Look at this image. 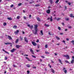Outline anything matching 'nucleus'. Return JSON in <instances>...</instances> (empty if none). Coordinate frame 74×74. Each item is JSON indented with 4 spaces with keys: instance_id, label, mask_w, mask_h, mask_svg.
I'll return each instance as SVG.
<instances>
[{
    "instance_id": "b1692460",
    "label": "nucleus",
    "mask_w": 74,
    "mask_h": 74,
    "mask_svg": "<svg viewBox=\"0 0 74 74\" xmlns=\"http://www.w3.org/2000/svg\"><path fill=\"white\" fill-rule=\"evenodd\" d=\"M18 41H19L18 39H17L15 41V43H18Z\"/></svg>"
},
{
    "instance_id": "603ef678",
    "label": "nucleus",
    "mask_w": 74,
    "mask_h": 74,
    "mask_svg": "<svg viewBox=\"0 0 74 74\" xmlns=\"http://www.w3.org/2000/svg\"><path fill=\"white\" fill-rule=\"evenodd\" d=\"M13 66L14 67H16V66L14 64L13 65Z\"/></svg>"
},
{
    "instance_id": "473e14b6",
    "label": "nucleus",
    "mask_w": 74,
    "mask_h": 74,
    "mask_svg": "<svg viewBox=\"0 0 74 74\" xmlns=\"http://www.w3.org/2000/svg\"><path fill=\"white\" fill-rule=\"evenodd\" d=\"M20 39L21 41H22L23 40V38L22 37H20Z\"/></svg>"
},
{
    "instance_id": "774afa93",
    "label": "nucleus",
    "mask_w": 74,
    "mask_h": 74,
    "mask_svg": "<svg viewBox=\"0 0 74 74\" xmlns=\"http://www.w3.org/2000/svg\"><path fill=\"white\" fill-rule=\"evenodd\" d=\"M33 67V68H34V69H36V66H35L34 67Z\"/></svg>"
},
{
    "instance_id": "6ab92c4d",
    "label": "nucleus",
    "mask_w": 74,
    "mask_h": 74,
    "mask_svg": "<svg viewBox=\"0 0 74 74\" xmlns=\"http://www.w3.org/2000/svg\"><path fill=\"white\" fill-rule=\"evenodd\" d=\"M49 1L50 2V3L51 4H52V3H53V1H52V0H49Z\"/></svg>"
},
{
    "instance_id": "9d476101",
    "label": "nucleus",
    "mask_w": 74,
    "mask_h": 74,
    "mask_svg": "<svg viewBox=\"0 0 74 74\" xmlns=\"http://www.w3.org/2000/svg\"><path fill=\"white\" fill-rule=\"evenodd\" d=\"M15 50H16V49H12L11 50V52L12 53L14 52V51H15Z\"/></svg>"
},
{
    "instance_id": "4d7b16f0",
    "label": "nucleus",
    "mask_w": 74,
    "mask_h": 74,
    "mask_svg": "<svg viewBox=\"0 0 74 74\" xmlns=\"http://www.w3.org/2000/svg\"><path fill=\"white\" fill-rule=\"evenodd\" d=\"M32 17V15H29V18H31Z\"/></svg>"
},
{
    "instance_id": "4c0bfd02",
    "label": "nucleus",
    "mask_w": 74,
    "mask_h": 74,
    "mask_svg": "<svg viewBox=\"0 0 74 74\" xmlns=\"http://www.w3.org/2000/svg\"><path fill=\"white\" fill-rule=\"evenodd\" d=\"M66 20L67 21H69V18H66Z\"/></svg>"
},
{
    "instance_id": "c85d7f7f",
    "label": "nucleus",
    "mask_w": 74,
    "mask_h": 74,
    "mask_svg": "<svg viewBox=\"0 0 74 74\" xmlns=\"http://www.w3.org/2000/svg\"><path fill=\"white\" fill-rule=\"evenodd\" d=\"M70 16L71 18H73V14H71L70 15Z\"/></svg>"
},
{
    "instance_id": "39448f33",
    "label": "nucleus",
    "mask_w": 74,
    "mask_h": 74,
    "mask_svg": "<svg viewBox=\"0 0 74 74\" xmlns=\"http://www.w3.org/2000/svg\"><path fill=\"white\" fill-rule=\"evenodd\" d=\"M32 44L33 45H34V46H36V45H37V44L34 42L32 41Z\"/></svg>"
},
{
    "instance_id": "69168bd1",
    "label": "nucleus",
    "mask_w": 74,
    "mask_h": 74,
    "mask_svg": "<svg viewBox=\"0 0 74 74\" xmlns=\"http://www.w3.org/2000/svg\"><path fill=\"white\" fill-rule=\"evenodd\" d=\"M22 33L23 34H25V32H24V31H23Z\"/></svg>"
},
{
    "instance_id": "bb28decb",
    "label": "nucleus",
    "mask_w": 74,
    "mask_h": 74,
    "mask_svg": "<svg viewBox=\"0 0 74 74\" xmlns=\"http://www.w3.org/2000/svg\"><path fill=\"white\" fill-rule=\"evenodd\" d=\"M45 53L46 54H49V53L47 51H45Z\"/></svg>"
},
{
    "instance_id": "20e7f679",
    "label": "nucleus",
    "mask_w": 74,
    "mask_h": 74,
    "mask_svg": "<svg viewBox=\"0 0 74 74\" xmlns=\"http://www.w3.org/2000/svg\"><path fill=\"white\" fill-rule=\"evenodd\" d=\"M24 40L25 41L27 42V43L28 42V40H27V38L26 37H24Z\"/></svg>"
},
{
    "instance_id": "2eb2a0df",
    "label": "nucleus",
    "mask_w": 74,
    "mask_h": 74,
    "mask_svg": "<svg viewBox=\"0 0 74 74\" xmlns=\"http://www.w3.org/2000/svg\"><path fill=\"white\" fill-rule=\"evenodd\" d=\"M5 44H6V45L12 44L11 43H10V42L5 43Z\"/></svg>"
},
{
    "instance_id": "13d9d810",
    "label": "nucleus",
    "mask_w": 74,
    "mask_h": 74,
    "mask_svg": "<svg viewBox=\"0 0 74 74\" xmlns=\"http://www.w3.org/2000/svg\"><path fill=\"white\" fill-rule=\"evenodd\" d=\"M62 24L63 26H64V23H62Z\"/></svg>"
},
{
    "instance_id": "49530a36",
    "label": "nucleus",
    "mask_w": 74,
    "mask_h": 74,
    "mask_svg": "<svg viewBox=\"0 0 74 74\" xmlns=\"http://www.w3.org/2000/svg\"><path fill=\"white\" fill-rule=\"evenodd\" d=\"M20 16H17V19H19Z\"/></svg>"
},
{
    "instance_id": "7ed1b4c3",
    "label": "nucleus",
    "mask_w": 74,
    "mask_h": 74,
    "mask_svg": "<svg viewBox=\"0 0 74 74\" xmlns=\"http://www.w3.org/2000/svg\"><path fill=\"white\" fill-rule=\"evenodd\" d=\"M37 27H38V25H35L34 26V28L35 30H37Z\"/></svg>"
},
{
    "instance_id": "ddd939ff",
    "label": "nucleus",
    "mask_w": 74,
    "mask_h": 74,
    "mask_svg": "<svg viewBox=\"0 0 74 74\" xmlns=\"http://www.w3.org/2000/svg\"><path fill=\"white\" fill-rule=\"evenodd\" d=\"M50 10L48 9L47 11V14H49L50 13Z\"/></svg>"
},
{
    "instance_id": "dca6fc26",
    "label": "nucleus",
    "mask_w": 74,
    "mask_h": 74,
    "mask_svg": "<svg viewBox=\"0 0 74 74\" xmlns=\"http://www.w3.org/2000/svg\"><path fill=\"white\" fill-rule=\"evenodd\" d=\"M7 19L10 21H11V20H12V18H11V17H8Z\"/></svg>"
},
{
    "instance_id": "79ce46f5",
    "label": "nucleus",
    "mask_w": 74,
    "mask_h": 74,
    "mask_svg": "<svg viewBox=\"0 0 74 74\" xmlns=\"http://www.w3.org/2000/svg\"><path fill=\"white\" fill-rule=\"evenodd\" d=\"M66 63H69V62H68V61L66 60L65 61Z\"/></svg>"
},
{
    "instance_id": "e2e57ef3",
    "label": "nucleus",
    "mask_w": 74,
    "mask_h": 74,
    "mask_svg": "<svg viewBox=\"0 0 74 74\" xmlns=\"http://www.w3.org/2000/svg\"><path fill=\"white\" fill-rule=\"evenodd\" d=\"M65 32H67V29H65Z\"/></svg>"
},
{
    "instance_id": "412c9836",
    "label": "nucleus",
    "mask_w": 74,
    "mask_h": 74,
    "mask_svg": "<svg viewBox=\"0 0 74 74\" xmlns=\"http://www.w3.org/2000/svg\"><path fill=\"white\" fill-rule=\"evenodd\" d=\"M74 60L73 59L71 62V63L73 64L74 63Z\"/></svg>"
},
{
    "instance_id": "423d86ee",
    "label": "nucleus",
    "mask_w": 74,
    "mask_h": 74,
    "mask_svg": "<svg viewBox=\"0 0 74 74\" xmlns=\"http://www.w3.org/2000/svg\"><path fill=\"white\" fill-rule=\"evenodd\" d=\"M8 38L9 40H12V38H11V37L10 36H8Z\"/></svg>"
},
{
    "instance_id": "37998d69",
    "label": "nucleus",
    "mask_w": 74,
    "mask_h": 74,
    "mask_svg": "<svg viewBox=\"0 0 74 74\" xmlns=\"http://www.w3.org/2000/svg\"><path fill=\"white\" fill-rule=\"evenodd\" d=\"M58 29H59L60 30H61V28L60 27H59L58 28Z\"/></svg>"
},
{
    "instance_id": "e433bc0d",
    "label": "nucleus",
    "mask_w": 74,
    "mask_h": 74,
    "mask_svg": "<svg viewBox=\"0 0 74 74\" xmlns=\"http://www.w3.org/2000/svg\"><path fill=\"white\" fill-rule=\"evenodd\" d=\"M52 17L51 16L50 21H52Z\"/></svg>"
},
{
    "instance_id": "0eeeda50",
    "label": "nucleus",
    "mask_w": 74,
    "mask_h": 74,
    "mask_svg": "<svg viewBox=\"0 0 74 74\" xmlns=\"http://www.w3.org/2000/svg\"><path fill=\"white\" fill-rule=\"evenodd\" d=\"M30 51L33 54V55H34V51H33V50H32V49H30Z\"/></svg>"
},
{
    "instance_id": "c03bdc74",
    "label": "nucleus",
    "mask_w": 74,
    "mask_h": 74,
    "mask_svg": "<svg viewBox=\"0 0 74 74\" xmlns=\"http://www.w3.org/2000/svg\"><path fill=\"white\" fill-rule=\"evenodd\" d=\"M4 58L5 60H7V57H5Z\"/></svg>"
},
{
    "instance_id": "f8f14e48",
    "label": "nucleus",
    "mask_w": 74,
    "mask_h": 74,
    "mask_svg": "<svg viewBox=\"0 0 74 74\" xmlns=\"http://www.w3.org/2000/svg\"><path fill=\"white\" fill-rule=\"evenodd\" d=\"M19 32V30H17L16 32H14V33L15 34H17Z\"/></svg>"
},
{
    "instance_id": "ea45409f",
    "label": "nucleus",
    "mask_w": 74,
    "mask_h": 74,
    "mask_svg": "<svg viewBox=\"0 0 74 74\" xmlns=\"http://www.w3.org/2000/svg\"><path fill=\"white\" fill-rule=\"evenodd\" d=\"M64 73L65 74H66L67 73V70H64Z\"/></svg>"
},
{
    "instance_id": "de8ad7c7",
    "label": "nucleus",
    "mask_w": 74,
    "mask_h": 74,
    "mask_svg": "<svg viewBox=\"0 0 74 74\" xmlns=\"http://www.w3.org/2000/svg\"><path fill=\"white\" fill-rule=\"evenodd\" d=\"M41 58H45V56H41Z\"/></svg>"
},
{
    "instance_id": "6e6552de",
    "label": "nucleus",
    "mask_w": 74,
    "mask_h": 74,
    "mask_svg": "<svg viewBox=\"0 0 74 74\" xmlns=\"http://www.w3.org/2000/svg\"><path fill=\"white\" fill-rule=\"evenodd\" d=\"M55 12H56V11H54V12H52V15L54 16H56V15H55Z\"/></svg>"
},
{
    "instance_id": "052dcab7",
    "label": "nucleus",
    "mask_w": 74,
    "mask_h": 74,
    "mask_svg": "<svg viewBox=\"0 0 74 74\" xmlns=\"http://www.w3.org/2000/svg\"><path fill=\"white\" fill-rule=\"evenodd\" d=\"M27 73H30V71H27Z\"/></svg>"
},
{
    "instance_id": "f3484780",
    "label": "nucleus",
    "mask_w": 74,
    "mask_h": 74,
    "mask_svg": "<svg viewBox=\"0 0 74 74\" xmlns=\"http://www.w3.org/2000/svg\"><path fill=\"white\" fill-rule=\"evenodd\" d=\"M58 60H59L60 63H61V64H62L63 63H62V61L60 60V59H58Z\"/></svg>"
},
{
    "instance_id": "a18cd8bd",
    "label": "nucleus",
    "mask_w": 74,
    "mask_h": 74,
    "mask_svg": "<svg viewBox=\"0 0 74 74\" xmlns=\"http://www.w3.org/2000/svg\"><path fill=\"white\" fill-rule=\"evenodd\" d=\"M21 4H22L21 3H19L18 4V6H20V5H21Z\"/></svg>"
},
{
    "instance_id": "a878e982",
    "label": "nucleus",
    "mask_w": 74,
    "mask_h": 74,
    "mask_svg": "<svg viewBox=\"0 0 74 74\" xmlns=\"http://www.w3.org/2000/svg\"><path fill=\"white\" fill-rule=\"evenodd\" d=\"M56 38H57V40H60V38L59 37H58L57 36H56Z\"/></svg>"
},
{
    "instance_id": "7c9ffc66",
    "label": "nucleus",
    "mask_w": 74,
    "mask_h": 74,
    "mask_svg": "<svg viewBox=\"0 0 74 74\" xmlns=\"http://www.w3.org/2000/svg\"><path fill=\"white\" fill-rule=\"evenodd\" d=\"M37 19L38 21H40V19L39 18H37Z\"/></svg>"
},
{
    "instance_id": "2f4dec72",
    "label": "nucleus",
    "mask_w": 74,
    "mask_h": 74,
    "mask_svg": "<svg viewBox=\"0 0 74 74\" xmlns=\"http://www.w3.org/2000/svg\"><path fill=\"white\" fill-rule=\"evenodd\" d=\"M40 33L41 34V35H43V32H42V30H41L40 31Z\"/></svg>"
},
{
    "instance_id": "3c124183",
    "label": "nucleus",
    "mask_w": 74,
    "mask_h": 74,
    "mask_svg": "<svg viewBox=\"0 0 74 74\" xmlns=\"http://www.w3.org/2000/svg\"><path fill=\"white\" fill-rule=\"evenodd\" d=\"M37 47H38V48H40V45H38Z\"/></svg>"
},
{
    "instance_id": "a211bd4d",
    "label": "nucleus",
    "mask_w": 74,
    "mask_h": 74,
    "mask_svg": "<svg viewBox=\"0 0 74 74\" xmlns=\"http://www.w3.org/2000/svg\"><path fill=\"white\" fill-rule=\"evenodd\" d=\"M13 28L14 29H16V28H17V26H16V25H14L13 27Z\"/></svg>"
},
{
    "instance_id": "f704fd0d",
    "label": "nucleus",
    "mask_w": 74,
    "mask_h": 74,
    "mask_svg": "<svg viewBox=\"0 0 74 74\" xmlns=\"http://www.w3.org/2000/svg\"><path fill=\"white\" fill-rule=\"evenodd\" d=\"M32 57H33V58H36V57L35 56L32 55Z\"/></svg>"
},
{
    "instance_id": "72a5a7b5",
    "label": "nucleus",
    "mask_w": 74,
    "mask_h": 74,
    "mask_svg": "<svg viewBox=\"0 0 74 74\" xmlns=\"http://www.w3.org/2000/svg\"><path fill=\"white\" fill-rule=\"evenodd\" d=\"M6 25L7 23H4L3 24V26H6Z\"/></svg>"
},
{
    "instance_id": "aec40b11",
    "label": "nucleus",
    "mask_w": 74,
    "mask_h": 74,
    "mask_svg": "<svg viewBox=\"0 0 74 74\" xmlns=\"http://www.w3.org/2000/svg\"><path fill=\"white\" fill-rule=\"evenodd\" d=\"M44 26H45V27H47L49 26L48 25H47L46 24H45Z\"/></svg>"
},
{
    "instance_id": "1a4fd4ad",
    "label": "nucleus",
    "mask_w": 74,
    "mask_h": 74,
    "mask_svg": "<svg viewBox=\"0 0 74 74\" xmlns=\"http://www.w3.org/2000/svg\"><path fill=\"white\" fill-rule=\"evenodd\" d=\"M2 50L3 52H5V53H7V54H8V55H9V53H8V52L5 51L4 49H2Z\"/></svg>"
},
{
    "instance_id": "680f3d73",
    "label": "nucleus",
    "mask_w": 74,
    "mask_h": 74,
    "mask_svg": "<svg viewBox=\"0 0 74 74\" xmlns=\"http://www.w3.org/2000/svg\"><path fill=\"white\" fill-rule=\"evenodd\" d=\"M66 40H67V41H69V38H67L66 39Z\"/></svg>"
},
{
    "instance_id": "8fccbe9b",
    "label": "nucleus",
    "mask_w": 74,
    "mask_h": 74,
    "mask_svg": "<svg viewBox=\"0 0 74 74\" xmlns=\"http://www.w3.org/2000/svg\"><path fill=\"white\" fill-rule=\"evenodd\" d=\"M68 4H69V5H71V3L70 2H68Z\"/></svg>"
},
{
    "instance_id": "58836bf2",
    "label": "nucleus",
    "mask_w": 74,
    "mask_h": 74,
    "mask_svg": "<svg viewBox=\"0 0 74 74\" xmlns=\"http://www.w3.org/2000/svg\"><path fill=\"white\" fill-rule=\"evenodd\" d=\"M35 6H36V7H38L40 6V5L38 4H36L35 5Z\"/></svg>"
},
{
    "instance_id": "bf43d9fd",
    "label": "nucleus",
    "mask_w": 74,
    "mask_h": 74,
    "mask_svg": "<svg viewBox=\"0 0 74 74\" xmlns=\"http://www.w3.org/2000/svg\"><path fill=\"white\" fill-rule=\"evenodd\" d=\"M24 18L25 19H26V17H25V16H24Z\"/></svg>"
},
{
    "instance_id": "09e8293b",
    "label": "nucleus",
    "mask_w": 74,
    "mask_h": 74,
    "mask_svg": "<svg viewBox=\"0 0 74 74\" xmlns=\"http://www.w3.org/2000/svg\"><path fill=\"white\" fill-rule=\"evenodd\" d=\"M14 7V5L13 4H12L10 6V7Z\"/></svg>"
},
{
    "instance_id": "5fc2aeb1",
    "label": "nucleus",
    "mask_w": 74,
    "mask_h": 74,
    "mask_svg": "<svg viewBox=\"0 0 74 74\" xmlns=\"http://www.w3.org/2000/svg\"><path fill=\"white\" fill-rule=\"evenodd\" d=\"M60 34L61 35H63V34H64L63 33H60Z\"/></svg>"
},
{
    "instance_id": "5701e85b",
    "label": "nucleus",
    "mask_w": 74,
    "mask_h": 74,
    "mask_svg": "<svg viewBox=\"0 0 74 74\" xmlns=\"http://www.w3.org/2000/svg\"><path fill=\"white\" fill-rule=\"evenodd\" d=\"M25 58L26 59H27L28 61H30V59H29V58L25 57Z\"/></svg>"
},
{
    "instance_id": "4be33fe9",
    "label": "nucleus",
    "mask_w": 74,
    "mask_h": 74,
    "mask_svg": "<svg viewBox=\"0 0 74 74\" xmlns=\"http://www.w3.org/2000/svg\"><path fill=\"white\" fill-rule=\"evenodd\" d=\"M26 66L27 67H30V65H29V64H27Z\"/></svg>"
},
{
    "instance_id": "338daca9",
    "label": "nucleus",
    "mask_w": 74,
    "mask_h": 74,
    "mask_svg": "<svg viewBox=\"0 0 74 74\" xmlns=\"http://www.w3.org/2000/svg\"><path fill=\"white\" fill-rule=\"evenodd\" d=\"M33 2H30L29 3H30V4H32Z\"/></svg>"
},
{
    "instance_id": "864d4df0",
    "label": "nucleus",
    "mask_w": 74,
    "mask_h": 74,
    "mask_svg": "<svg viewBox=\"0 0 74 74\" xmlns=\"http://www.w3.org/2000/svg\"><path fill=\"white\" fill-rule=\"evenodd\" d=\"M62 42H64V44H66V43L65 42V41L63 40Z\"/></svg>"
},
{
    "instance_id": "4468645a",
    "label": "nucleus",
    "mask_w": 74,
    "mask_h": 74,
    "mask_svg": "<svg viewBox=\"0 0 74 74\" xmlns=\"http://www.w3.org/2000/svg\"><path fill=\"white\" fill-rule=\"evenodd\" d=\"M51 70L52 73H55V71H54L53 69H51Z\"/></svg>"
},
{
    "instance_id": "cd10ccee",
    "label": "nucleus",
    "mask_w": 74,
    "mask_h": 74,
    "mask_svg": "<svg viewBox=\"0 0 74 74\" xmlns=\"http://www.w3.org/2000/svg\"><path fill=\"white\" fill-rule=\"evenodd\" d=\"M30 28L31 29H32L33 28V26L31 25L30 26Z\"/></svg>"
},
{
    "instance_id": "9b49d317",
    "label": "nucleus",
    "mask_w": 74,
    "mask_h": 74,
    "mask_svg": "<svg viewBox=\"0 0 74 74\" xmlns=\"http://www.w3.org/2000/svg\"><path fill=\"white\" fill-rule=\"evenodd\" d=\"M22 46H19V45H16V48L18 49L19 48V47H21Z\"/></svg>"
},
{
    "instance_id": "f257e3e1",
    "label": "nucleus",
    "mask_w": 74,
    "mask_h": 74,
    "mask_svg": "<svg viewBox=\"0 0 74 74\" xmlns=\"http://www.w3.org/2000/svg\"><path fill=\"white\" fill-rule=\"evenodd\" d=\"M32 32L33 33V34H35V35H36V34H37V30H35V31L33 30Z\"/></svg>"
},
{
    "instance_id": "f03ea898",
    "label": "nucleus",
    "mask_w": 74,
    "mask_h": 74,
    "mask_svg": "<svg viewBox=\"0 0 74 74\" xmlns=\"http://www.w3.org/2000/svg\"><path fill=\"white\" fill-rule=\"evenodd\" d=\"M64 56L65 58H66L67 59H70V57H69V55H64Z\"/></svg>"
},
{
    "instance_id": "c756f323",
    "label": "nucleus",
    "mask_w": 74,
    "mask_h": 74,
    "mask_svg": "<svg viewBox=\"0 0 74 74\" xmlns=\"http://www.w3.org/2000/svg\"><path fill=\"white\" fill-rule=\"evenodd\" d=\"M61 18H56L57 21H59V20H60Z\"/></svg>"
},
{
    "instance_id": "0e129e2a",
    "label": "nucleus",
    "mask_w": 74,
    "mask_h": 74,
    "mask_svg": "<svg viewBox=\"0 0 74 74\" xmlns=\"http://www.w3.org/2000/svg\"><path fill=\"white\" fill-rule=\"evenodd\" d=\"M50 19V17H49L47 19V20H49Z\"/></svg>"
},
{
    "instance_id": "6e6d98bb",
    "label": "nucleus",
    "mask_w": 74,
    "mask_h": 74,
    "mask_svg": "<svg viewBox=\"0 0 74 74\" xmlns=\"http://www.w3.org/2000/svg\"><path fill=\"white\" fill-rule=\"evenodd\" d=\"M36 42H39V40H38V39H37V41H36Z\"/></svg>"
},
{
    "instance_id": "a19ab883",
    "label": "nucleus",
    "mask_w": 74,
    "mask_h": 74,
    "mask_svg": "<svg viewBox=\"0 0 74 74\" xmlns=\"http://www.w3.org/2000/svg\"><path fill=\"white\" fill-rule=\"evenodd\" d=\"M45 48H48V45H45Z\"/></svg>"
},
{
    "instance_id": "c9c22d12",
    "label": "nucleus",
    "mask_w": 74,
    "mask_h": 74,
    "mask_svg": "<svg viewBox=\"0 0 74 74\" xmlns=\"http://www.w3.org/2000/svg\"><path fill=\"white\" fill-rule=\"evenodd\" d=\"M59 1V0H57L56 2V3H58V2Z\"/></svg>"
},
{
    "instance_id": "393cba45",
    "label": "nucleus",
    "mask_w": 74,
    "mask_h": 74,
    "mask_svg": "<svg viewBox=\"0 0 74 74\" xmlns=\"http://www.w3.org/2000/svg\"><path fill=\"white\" fill-rule=\"evenodd\" d=\"M71 42H72V43L73 45H74V40H73L72 41H70Z\"/></svg>"
}]
</instances>
